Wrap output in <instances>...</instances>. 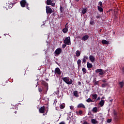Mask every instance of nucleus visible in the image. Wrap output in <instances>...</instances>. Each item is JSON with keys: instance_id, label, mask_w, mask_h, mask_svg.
Wrapping results in <instances>:
<instances>
[{"instance_id": "f257e3e1", "label": "nucleus", "mask_w": 124, "mask_h": 124, "mask_svg": "<svg viewBox=\"0 0 124 124\" xmlns=\"http://www.w3.org/2000/svg\"><path fill=\"white\" fill-rule=\"evenodd\" d=\"M62 80H63L67 85H72L73 83V80H72V79H70L69 77L62 78Z\"/></svg>"}, {"instance_id": "a878e982", "label": "nucleus", "mask_w": 124, "mask_h": 124, "mask_svg": "<svg viewBox=\"0 0 124 124\" xmlns=\"http://www.w3.org/2000/svg\"><path fill=\"white\" fill-rule=\"evenodd\" d=\"M53 1H52L51 0H46V4L47 5H51V4H52V2Z\"/></svg>"}, {"instance_id": "3c124183", "label": "nucleus", "mask_w": 124, "mask_h": 124, "mask_svg": "<svg viewBox=\"0 0 124 124\" xmlns=\"http://www.w3.org/2000/svg\"><path fill=\"white\" fill-rule=\"evenodd\" d=\"M84 59H86L87 60H88V59H89V57H88V56H84Z\"/></svg>"}, {"instance_id": "f8f14e48", "label": "nucleus", "mask_w": 124, "mask_h": 124, "mask_svg": "<svg viewBox=\"0 0 124 124\" xmlns=\"http://www.w3.org/2000/svg\"><path fill=\"white\" fill-rule=\"evenodd\" d=\"M104 103H105V101H104V100H101L100 101L99 105L101 107H103Z\"/></svg>"}, {"instance_id": "864d4df0", "label": "nucleus", "mask_w": 124, "mask_h": 124, "mask_svg": "<svg viewBox=\"0 0 124 124\" xmlns=\"http://www.w3.org/2000/svg\"><path fill=\"white\" fill-rule=\"evenodd\" d=\"M122 71H123V73H124V67H122Z\"/></svg>"}, {"instance_id": "052dcab7", "label": "nucleus", "mask_w": 124, "mask_h": 124, "mask_svg": "<svg viewBox=\"0 0 124 124\" xmlns=\"http://www.w3.org/2000/svg\"><path fill=\"white\" fill-rule=\"evenodd\" d=\"M15 113L16 114H17V111H15Z\"/></svg>"}, {"instance_id": "aec40b11", "label": "nucleus", "mask_w": 124, "mask_h": 124, "mask_svg": "<svg viewBox=\"0 0 124 124\" xmlns=\"http://www.w3.org/2000/svg\"><path fill=\"white\" fill-rule=\"evenodd\" d=\"M81 62H82V61H81V60L80 59H78L77 61V63L78 65V68H79V67H80V66H81Z\"/></svg>"}, {"instance_id": "c03bdc74", "label": "nucleus", "mask_w": 124, "mask_h": 124, "mask_svg": "<svg viewBox=\"0 0 124 124\" xmlns=\"http://www.w3.org/2000/svg\"><path fill=\"white\" fill-rule=\"evenodd\" d=\"M65 47H66V44H64L62 45V48H65Z\"/></svg>"}, {"instance_id": "5fc2aeb1", "label": "nucleus", "mask_w": 124, "mask_h": 124, "mask_svg": "<svg viewBox=\"0 0 124 124\" xmlns=\"http://www.w3.org/2000/svg\"><path fill=\"white\" fill-rule=\"evenodd\" d=\"M56 103H57V99L55 100L54 102V104H56Z\"/></svg>"}, {"instance_id": "1a4fd4ad", "label": "nucleus", "mask_w": 124, "mask_h": 124, "mask_svg": "<svg viewBox=\"0 0 124 124\" xmlns=\"http://www.w3.org/2000/svg\"><path fill=\"white\" fill-rule=\"evenodd\" d=\"M114 119L115 122H118L120 119V117L118 116V114L116 112L114 113Z\"/></svg>"}, {"instance_id": "58836bf2", "label": "nucleus", "mask_w": 124, "mask_h": 124, "mask_svg": "<svg viewBox=\"0 0 124 124\" xmlns=\"http://www.w3.org/2000/svg\"><path fill=\"white\" fill-rule=\"evenodd\" d=\"M90 25H93L94 24V21H90Z\"/></svg>"}, {"instance_id": "c756f323", "label": "nucleus", "mask_w": 124, "mask_h": 124, "mask_svg": "<svg viewBox=\"0 0 124 124\" xmlns=\"http://www.w3.org/2000/svg\"><path fill=\"white\" fill-rule=\"evenodd\" d=\"M82 71L83 72V74H86L87 73V70H86V68H82Z\"/></svg>"}, {"instance_id": "f704fd0d", "label": "nucleus", "mask_w": 124, "mask_h": 124, "mask_svg": "<svg viewBox=\"0 0 124 124\" xmlns=\"http://www.w3.org/2000/svg\"><path fill=\"white\" fill-rule=\"evenodd\" d=\"M99 118H100V120H101V121H103L104 120V118H103V116H100L99 117Z\"/></svg>"}, {"instance_id": "b1692460", "label": "nucleus", "mask_w": 124, "mask_h": 124, "mask_svg": "<svg viewBox=\"0 0 124 124\" xmlns=\"http://www.w3.org/2000/svg\"><path fill=\"white\" fill-rule=\"evenodd\" d=\"M80 55H81V51H80L79 50H77V51H76L77 57H80Z\"/></svg>"}, {"instance_id": "4c0bfd02", "label": "nucleus", "mask_w": 124, "mask_h": 124, "mask_svg": "<svg viewBox=\"0 0 124 124\" xmlns=\"http://www.w3.org/2000/svg\"><path fill=\"white\" fill-rule=\"evenodd\" d=\"M55 93H56V94H57V95H59V94L60 93V91H59V90H58L56 92H55Z\"/></svg>"}, {"instance_id": "2eb2a0df", "label": "nucleus", "mask_w": 124, "mask_h": 124, "mask_svg": "<svg viewBox=\"0 0 124 124\" xmlns=\"http://www.w3.org/2000/svg\"><path fill=\"white\" fill-rule=\"evenodd\" d=\"M103 7H100L99 6H97V9L99 12L102 13L103 12Z\"/></svg>"}, {"instance_id": "a211bd4d", "label": "nucleus", "mask_w": 124, "mask_h": 124, "mask_svg": "<svg viewBox=\"0 0 124 124\" xmlns=\"http://www.w3.org/2000/svg\"><path fill=\"white\" fill-rule=\"evenodd\" d=\"M91 123L93 124H98V121H96L95 119H92L91 120Z\"/></svg>"}, {"instance_id": "a19ab883", "label": "nucleus", "mask_w": 124, "mask_h": 124, "mask_svg": "<svg viewBox=\"0 0 124 124\" xmlns=\"http://www.w3.org/2000/svg\"><path fill=\"white\" fill-rule=\"evenodd\" d=\"M78 113H79V115H81L83 114V111L79 110Z\"/></svg>"}, {"instance_id": "c85d7f7f", "label": "nucleus", "mask_w": 124, "mask_h": 124, "mask_svg": "<svg viewBox=\"0 0 124 124\" xmlns=\"http://www.w3.org/2000/svg\"><path fill=\"white\" fill-rule=\"evenodd\" d=\"M86 101L88 103H90V102H93V101L91 98H89L87 100H86Z\"/></svg>"}, {"instance_id": "7c9ffc66", "label": "nucleus", "mask_w": 124, "mask_h": 124, "mask_svg": "<svg viewBox=\"0 0 124 124\" xmlns=\"http://www.w3.org/2000/svg\"><path fill=\"white\" fill-rule=\"evenodd\" d=\"M60 107L61 109H64L65 107V105L62 104L61 105H60Z\"/></svg>"}, {"instance_id": "20e7f679", "label": "nucleus", "mask_w": 124, "mask_h": 124, "mask_svg": "<svg viewBox=\"0 0 124 124\" xmlns=\"http://www.w3.org/2000/svg\"><path fill=\"white\" fill-rule=\"evenodd\" d=\"M63 43H64V44H66V45H70V44H71L70 41V37L69 36L66 37L65 38V40H64L63 41Z\"/></svg>"}, {"instance_id": "680f3d73", "label": "nucleus", "mask_w": 124, "mask_h": 124, "mask_svg": "<svg viewBox=\"0 0 124 124\" xmlns=\"http://www.w3.org/2000/svg\"><path fill=\"white\" fill-rule=\"evenodd\" d=\"M111 10H109L108 11H107V12H110Z\"/></svg>"}, {"instance_id": "6e6552de", "label": "nucleus", "mask_w": 124, "mask_h": 124, "mask_svg": "<svg viewBox=\"0 0 124 124\" xmlns=\"http://www.w3.org/2000/svg\"><path fill=\"white\" fill-rule=\"evenodd\" d=\"M62 48H58L55 51V55H60L62 53Z\"/></svg>"}, {"instance_id": "473e14b6", "label": "nucleus", "mask_w": 124, "mask_h": 124, "mask_svg": "<svg viewBox=\"0 0 124 124\" xmlns=\"http://www.w3.org/2000/svg\"><path fill=\"white\" fill-rule=\"evenodd\" d=\"M98 5H99V6H100L101 7H103V5L102 4V2H101V1H99L98 2Z\"/></svg>"}, {"instance_id": "7ed1b4c3", "label": "nucleus", "mask_w": 124, "mask_h": 124, "mask_svg": "<svg viewBox=\"0 0 124 124\" xmlns=\"http://www.w3.org/2000/svg\"><path fill=\"white\" fill-rule=\"evenodd\" d=\"M95 73H99L98 76H102V75H104V71L102 69H97L95 70Z\"/></svg>"}, {"instance_id": "09e8293b", "label": "nucleus", "mask_w": 124, "mask_h": 124, "mask_svg": "<svg viewBox=\"0 0 124 124\" xmlns=\"http://www.w3.org/2000/svg\"><path fill=\"white\" fill-rule=\"evenodd\" d=\"M59 124H65V122L62 121V122H61L59 123Z\"/></svg>"}, {"instance_id": "72a5a7b5", "label": "nucleus", "mask_w": 124, "mask_h": 124, "mask_svg": "<svg viewBox=\"0 0 124 124\" xmlns=\"http://www.w3.org/2000/svg\"><path fill=\"white\" fill-rule=\"evenodd\" d=\"M38 91H39V93H41L42 92V91H43V89L41 87H38Z\"/></svg>"}, {"instance_id": "4468645a", "label": "nucleus", "mask_w": 124, "mask_h": 124, "mask_svg": "<svg viewBox=\"0 0 124 124\" xmlns=\"http://www.w3.org/2000/svg\"><path fill=\"white\" fill-rule=\"evenodd\" d=\"M78 108H86V107L84 106V104H82V103H80V104H79L78 106Z\"/></svg>"}, {"instance_id": "393cba45", "label": "nucleus", "mask_w": 124, "mask_h": 124, "mask_svg": "<svg viewBox=\"0 0 124 124\" xmlns=\"http://www.w3.org/2000/svg\"><path fill=\"white\" fill-rule=\"evenodd\" d=\"M119 85L120 86V88H124V81L119 82Z\"/></svg>"}, {"instance_id": "9d476101", "label": "nucleus", "mask_w": 124, "mask_h": 124, "mask_svg": "<svg viewBox=\"0 0 124 124\" xmlns=\"http://www.w3.org/2000/svg\"><path fill=\"white\" fill-rule=\"evenodd\" d=\"M89 60L92 62H93L95 61V58L93 55H90L89 56Z\"/></svg>"}, {"instance_id": "0eeeda50", "label": "nucleus", "mask_w": 124, "mask_h": 124, "mask_svg": "<svg viewBox=\"0 0 124 124\" xmlns=\"http://www.w3.org/2000/svg\"><path fill=\"white\" fill-rule=\"evenodd\" d=\"M39 112L41 114H44L45 113V107L44 106L41 107L39 109Z\"/></svg>"}, {"instance_id": "37998d69", "label": "nucleus", "mask_w": 124, "mask_h": 124, "mask_svg": "<svg viewBox=\"0 0 124 124\" xmlns=\"http://www.w3.org/2000/svg\"><path fill=\"white\" fill-rule=\"evenodd\" d=\"M8 7H9V8H12V7H13V5L10 4V5H9Z\"/></svg>"}, {"instance_id": "c9c22d12", "label": "nucleus", "mask_w": 124, "mask_h": 124, "mask_svg": "<svg viewBox=\"0 0 124 124\" xmlns=\"http://www.w3.org/2000/svg\"><path fill=\"white\" fill-rule=\"evenodd\" d=\"M111 122H112V119H108L107 120V123H108V124H110V123H111Z\"/></svg>"}, {"instance_id": "bb28decb", "label": "nucleus", "mask_w": 124, "mask_h": 124, "mask_svg": "<svg viewBox=\"0 0 124 124\" xmlns=\"http://www.w3.org/2000/svg\"><path fill=\"white\" fill-rule=\"evenodd\" d=\"M81 13H82V14H86V13H87V8H84L81 12Z\"/></svg>"}, {"instance_id": "423d86ee", "label": "nucleus", "mask_w": 124, "mask_h": 124, "mask_svg": "<svg viewBox=\"0 0 124 124\" xmlns=\"http://www.w3.org/2000/svg\"><path fill=\"white\" fill-rule=\"evenodd\" d=\"M54 73L56 75L57 74V75H61V74H62V71H61V69H60V68H56L54 70Z\"/></svg>"}, {"instance_id": "338daca9", "label": "nucleus", "mask_w": 124, "mask_h": 124, "mask_svg": "<svg viewBox=\"0 0 124 124\" xmlns=\"http://www.w3.org/2000/svg\"><path fill=\"white\" fill-rule=\"evenodd\" d=\"M102 31V30L101 29V30H100V31Z\"/></svg>"}, {"instance_id": "bf43d9fd", "label": "nucleus", "mask_w": 124, "mask_h": 124, "mask_svg": "<svg viewBox=\"0 0 124 124\" xmlns=\"http://www.w3.org/2000/svg\"><path fill=\"white\" fill-rule=\"evenodd\" d=\"M109 101H110V102H112L113 101V99L110 100Z\"/></svg>"}, {"instance_id": "4d7b16f0", "label": "nucleus", "mask_w": 124, "mask_h": 124, "mask_svg": "<svg viewBox=\"0 0 124 124\" xmlns=\"http://www.w3.org/2000/svg\"><path fill=\"white\" fill-rule=\"evenodd\" d=\"M99 99H100V97H98V98H97V100H99Z\"/></svg>"}, {"instance_id": "5701e85b", "label": "nucleus", "mask_w": 124, "mask_h": 124, "mask_svg": "<svg viewBox=\"0 0 124 124\" xmlns=\"http://www.w3.org/2000/svg\"><path fill=\"white\" fill-rule=\"evenodd\" d=\"M92 111L93 113H97V107H94Z\"/></svg>"}, {"instance_id": "603ef678", "label": "nucleus", "mask_w": 124, "mask_h": 124, "mask_svg": "<svg viewBox=\"0 0 124 124\" xmlns=\"http://www.w3.org/2000/svg\"><path fill=\"white\" fill-rule=\"evenodd\" d=\"M78 85H79V86H81V85H82V83H81V82H78Z\"/></svg>"}, {"instance_id": "f03ea898", "label": "nucleus", "mask_w": 124, "mask_h": 124, "mask_svg": "<svg viewBox=\"0 0 124 124\" xmlns=\"http://www.w3.org/2000/svg\"><path fill=\"white\" fill-rule=\"evenodd\" d=\"M20 3L21 7H26L28 10H30V7H29V3L27 2L26 0H21L20 2Z\"/></svg>"}, {"instance_id": "0e129e2a", "label": "nucleus", "mask_w": 124, "mask_h": 124, "mask_svg": "<svg viewBox=\"0 0 124 124\" xmlns=\"http://www.w3.org/2000/svg\"><path fill=\"white\" fill-rule=\"evenodd\" d=\"M104 2H106V0H104Z\"/></svg>"}, {"instance_id": "a18cd8bd", "label": "nucleus", "mask_w": 124, "mask_h": 124, "mask_svg": "<svg viewBox=\"0 0 124 124\" xmlns=\"http://www.w3.org/2000/svg\"><path fill=\"white\" fill-rule=\"evenodd\" d=\"M51 5L53 7L55 6L56 5V4L55 3H53V2L51 3Z\"/></svg>"}, {"instance_id": "6e6d98bb", "label": "nucleus", "mask_w": 124, "mask_h": 124, "mask_svg": "<svg viewBox=\"0 0 124 124\" xmlns=\"http://www.w3.org/2000/svg\"><path fill=\"white\" fill-rule=\"evenodd\" d=\"M67 25H68V23H66V25H65V27H68V26H67Z\"/></svg>"}, {"instance_id": "e433bc0d", "label": "nucleus", "mask_w": 124, "mask_h": 124, "mask_svg": "<svg viewBox=\"0 0 124 124\" xmlns=\"http://www.w3.org/2000/svg\"><path fill=\"white\" fill-rule=\"evenodd\" d=\"M82 62H84V63H86V62H87V60H86V59H82Z\"/></svg>"}, {"instance_id": "cd10ccee", "label": "nucleus", "mask_w": 124, "mask_h": 124, "mask_svg": "<svg viewBox=\"0 0 124 124\" xmlns=\"http://www.w3.org/2000/svg\"><path fill=\"white\" fill-rule=\"evenodd\" d=\"M107 86H108V83H103L101 85L102 88H106V87H107Z\"/></svg>"}, {"instance_id": "69168bd1", "label": "nucleus", "mask_w": 124, "mask_h": 124, "mask_svg": "<svg viewBox=\"0 0 124 124\" xmlns=\"http://www.w3.org/2000/svg\"><path fill=\"white\" fill-rule=\"evenodd\" d=\"M104 97H102V99H104Z\"/></svg>"}, {"instance_id": "9b49d317", "label": "nucleus", "mask_w": 124, "mask_h": 124, "mask_svg": "<svg viewBox=\"0 0 124 124\" xmlns=\"http://www.w3.org/2000/svg\"><path fill=\"white\" fill-rule=\"evenodd\" d=\"M43 85H44V86H45V88L46 90V92H47V91H48V83L47 82H44L43 83Z\"/></svg>"}, {"instance_id": "e2e57ef3", "label": "nucleus", "mask_w": 124, "mask_h": 124, "mask_svg": "<svg viewBox=\"0 0 124 124\" xmlns=\"http://www.w3.org/2000/svg\"><path fill=\"white\" fill-rule=\"evenodd\" d=\"M46 81H49V79H48V78H46Z\"/></svg>"}, {"instance_id": "8fccbe9b", "label": "nucleus", "mask_w": 124, "mask_h": 124, "mask_svg": "<svg viewBox=\"0 0 124 124\" xmlns=\"http://www.w3.org/2000/svg\"><path fill=\"white\" fill-rule=\"evenodd\" d=\"M96 18H97V19H99V18H100V16H96Z\"/></svg>"}, {"instance_id": "de8ad7c7", "label": "nucleus", "mask_w": 124, "mask_h": 124, "mask_svg": "<svg viewBox=\"0 0 124 124\" xmlns=\"http://www.w3.org/2000/svg\"><path fill=\"white\" fill-rule=\"evenodd\" d=\"M83 124H90L88 123L87 121H84L83 122Z\"/></svg>"}, {"instance_id": "4be33fe9", "label": "nucleus", "mask_w": 124, "mask_h": 124, "mask_svg": "<svg viewBox=\"0 0 124 124\" xmlns=\"http://www.w3.org/2000/svg\"><path fill=\"white\" fill-rule=\"evenodd\" d=\"M92 99H96L97 98V94H94L92 95Z\"/></svg>"}, {"instance_id": "49530a36", "label": "nucleus", "mask_w": 124, "mask_h": 124, "mask_svg": "<svg viewBox=\"0 0 124 124\" xmlns=\"http://www.w3.org/2000/svg\"><path fill=\"white\" fill-rule=\"evenodd\" d=\"M60 9L61 12H62V6H60Z\"/></svg>"}, {"instance_id": "ea45409f", "label": "nucleus", "mask_w": 124, "mask_h": 124, "mask_svg": "<svg viewBox=\"0 0 124 124\" xmlns=\"http://www.w3.org/2000/svg\"><path fill=\"white\" fill-rule=\"evenodd\" d=\"M101 81H102V82H103V83H107V81L106 80V79H102Z\"/></svg>"}, {"instance_id": "412c9836", "label": "nucleus", "mask_w": 124, "mask_h": 124, "mask_svg": "<svg viewBox=\"0 0 124 124\" xmlns=\"http://www.w3.org/2000/svg\"><path fill=\"white\" fill-rule=\"evenodd\" d=\"M74 95L76 96V97H79V95H78V91H75L74 92Z\"/></svg>"}, {"instance_id": "39448f33", "label": "nucleus", "mask_w": 124, "mask_h": 124, "mask_svg": "<svg viewBox=\"0 0 124 124\" xmlns=\"http://www.w3.org/2000/svg\"><path fill=\"white\" fill-rule=\"evenodd\" d=\"M46 14H51V13H53V10H52L50 6H46Z\"/></svg>"}, {"instance_id": "774afa93", "label": "nucleus", "mask_w": 124, "mask_h": 124, "mask_svg": "<svg viewBox=\"0 0 124 124\" xmlns=\"http://www.w3.org/2000/svg\"><path fill=\"white\" fill-rule=\"evenodd\" d=\"M56 110H58V109L57 108H56Z\"/></svg>"}, {"instance_id": "2f4dec72", "label": "nucleus", "mask_w": 124, "mask_h": 124, "mask_svg": "<svg viewBox=\"0 0 124 124\" xmlns=\"http://www.w3.org/2000/svg\"><path fill=\"white\" fill-rule=\"evenodd\" d=\"M93 81H94V86H96V85H98V83L99 82V81H96V79H94Z\"/></svg>"}, {"instance_id": "13d9d810", "label": "nucleus", "mask_w": 124, "mask_h": 124, "mask_svg": "<svg viewBox=\"0 0 124 124\" xmlns=\"http://www.w3.org/2000/svg\"><path fill=\"white\" fill-rule=\"evenodd\" d=\"M76 0V1H77V2L80 1V0Z\"/></svg>"}, {"instance_id": "f3484780", "label": "nucleus", "mask_w": 124, "mask_h": 124, "mask_svg": "<svg viewBox=\"0 0 124 124\" xmlns=\"http://www.w3.org/2000/svg\"><path fill=\"white\" fill-rule=\"evenodd\" d=\"M101 42L103 45L106 44V45H108L109 44V42L106 40H102Z\"/></svg>"}, {"instance_id": "6ab92c4d", "label": "nucleus", "mask_w": 124, "mask_h": 124, "mask_svg": "<svg viewBox=\"0 0 124 124\" xmlns=\"http://www.w3.org/2000/svg\"><path fill=\"white\" fill-rule=\"evenodd\" d=\"M93 67V64L89 62H87V68L88 69L92 68Z\"/></svg>"}, {"instance_id": "ddd939ff", "label": "nucleus", "mask_w": 124, "mask_h": 124, "mask_svg": "<svg viewBox=\"0 0 124 124\" xmlns=\"http://www.w3.org/2000/svg\"><path fill=\"white\" fill-rule=\"evenodd\" d=\"M62 31L64 33H66L68 31V26H65V28L62 30Z\"/></svg>"}, {"instance_id": "dca6fc26", "label": "nucleus", "mask_w": 124, "mask_h": 124, "mask_svg": "<svg viewBox=\"0 0 124 124\" xmlns=\"http://www.w3.org/2000/svg\"><path fill=\"white\" fill-rule=\"evenodd\" d=\"M88 39H89V35H86L82 37V40L84 41H86V40H88Z\"/></svg>"}, {"instance_id": "79ce46f5", "label": "nucleus", "mask_w": 124, "mask_h": 124, "mask_svg": "<svg viewBox=\"0 0 124 124\" xmlns=\"http://www.w3.org/2000/svg\"><path fill=\"white\" fill-rule=\"evenodd\" d=\"M70 109H71V110H73V109H74V107L73 106H70Z\"/></svg>"}]
</instances>
